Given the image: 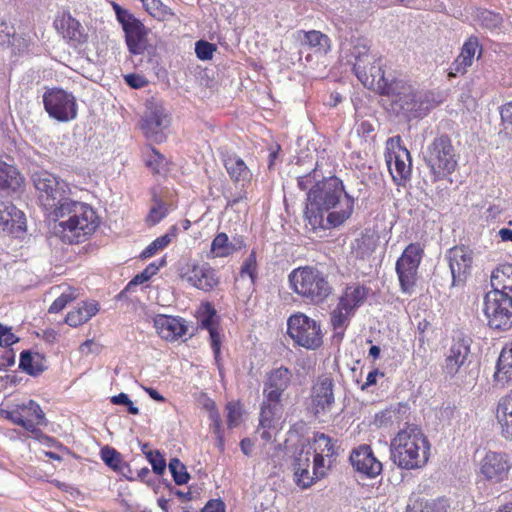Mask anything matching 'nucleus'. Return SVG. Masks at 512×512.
Segmentation results:
<instances>
[{"label":"nucleus","instance_id":"nucleus-1","mask_svg":"<svg viewBox=\"0 0 512 512\" xmlns=\"http://www.w3.org/2000/svg\"><path fill=\"white\" fill-rule=\"evenodd\" d=\"M41 206L53 220L68 217L53 227V233L63 242L73 244L87 239L97 228L95 211L87 204L69 198L68 184L54 174L41 170L32 174Z\"/></svg>","mask_w":512,"mask_h":512},{"label":"nucleus","instance_id":"nucleus-2","mask_svg":"<svg viewBox=\"0 0 512 512\" xmlns=\"http://www.w3.org/2000/svg\"><path fill=\"white\" fill-rule=\"evenodd\" d=\"M317 169L300 176L298 187L307 193L305 216L313 229H331L350 218L354 199L345 191L343 182L336 176L319 180Z\"/></svg>","mask_w":512,"mask_h":512},{"label":"nucleus","instance_id":"nucleus-3","mask_svg":"<svg viewBox=\"0 0 512 512\" xmlns=\"http://www.w3.org/2000/svg\"><path fill=\"white\" fill-rule=\"evenodd\" d=\"M430 444L415 425L398 432L391 442V460L406 470L422 468L429 459Z\"/></svg>","mask_w":512,"mask_h":512},{"label":"nucleus","instance_id":"nucleus-4","mask_svg":"<svg viewBox=\"0 0 512 512\" xmlns=\"http://www.w3.org/2000/svg\"><path fill=\"white\" fill-rule=\"evenodd\" d=\"M291 290L304 302L321 305L334 293L328 274L314 266L293 269L288 275Z\"/></svg>","mask_w":512,"mask_h":512},{"label":"nucleus","instance_id":"nucleus-5","mask_svg":"<svg viewBox=\"0 0 512 512\" xmlns=\"http://www.w3.org/2000/svg\"><path fill=\"white\" fill-rule=\"evenodd\" d=\"M292 372L284 366L269 370L263 381L264 400L261 405L260 425L270 428L282 412V396L292 383Z\"/></svg>","mask_w":512,"mask_h":512},{"label":"nucleus","instance_id":"nucleus-6","mask_svg":"<svg viewBox=\"0 0 512 512\" xmlns=\"http://www.w3.org/2000/svg\"><path fill=\"white\" fill-rule=\"evenodd\" d=\"M383 93L390 96L393 104L407 116L422 117L434 106L431 93L418 92L402 80H393L386 84Z\"/></svg>","mask_w":512,"mask_h":512},{"label":"nucleus","instance_id":"nucleus-7","mask_svg":"<svg viewBox=\"0 0 512 512\" xmlns=\"http://www.w3.org/2000/svg\"><path fill=\"white\" fill-rule=\"evenodd\" d=\"M424 161L430 168L434 181L445 178L455 171L457 154L447 135L436 137L424 153Z\"/></svg>","mask_w":512,"mask_h":512},{"label":"nucleus","instance_id":"nucleus-8","mask_svg":"<svg viewBox=\"0 0 512 512\" xmlns=\"http://www.w3.org/2000/svg\"><path fill=\"white\" fill-rule=\"evenodd\" d=\"M287 331L293 341L306 349L315 350L323 343L320 323L304 313L288 318Z\"/></svg>","mask_w":512,"mask_h":512},{"label":"nucleus","instance_id":"nucleus-9","mask_svg":"<svg viewBox=\"0 0 512 512\" xmlns=\"http://www.w3.org/2000/svg\"><path fill=\"white\" fill-rule=\"evenodd\" d=\"M385 161L393 181L404 184L411 176V156L407 148L401 145V137L394 136L386 141Z\"/></svg>","mask_w":512,"mask_h":512},{"label":"nucleus","instance_id":"nucleus-10","mask_svg":"<svg viewBox=\"0 0 512 512\" xmlns=\"http://www.w3.org/2000/svg\"><path fill=\"white\" fill-rule=\"evenodd\" d=\"M424 254L420 243L409 244L396 262V273L400 282L401 290L404 293H411L415 283L416 275Z\"/></svg>","mask_w":512,"mask_h":512},{"label":"nucleus","instance_id":"nucleus-11","mask_svg":"<svg viewBox=\"0 0 512 512\" xmlns=\"http://www.w3.org/2000/svg\"><path fill=\"white\" fill-rule=\"evenodd\" d=\"M43 104L50 117L67 122L77 116L76 99L72 93L60 88L47 90L43 95Z\"/></svg>","mask_w":512,"mask_h":512},{"label":"nucleus","instance_id":"nucleus-12","mask_svg":"<svg viewBox=\"0 0 512 512\" xmlns=\"http://www.w3.org/2000/svg\"><path fill=\"white\" fill-rule=\"evenodd\" d=\"M170 124L165 108L156 102H148L142 118L141 128L147 138L162 142L165 138L163 130Z\"/></svg>","mask_w":512,"mask_h":512},{"label":"nucleus","instance_id":"nucleus-13","mask_svg":"<svg viewBox=\"0 0 512 512\" xmlns=\"http://www.w3.org/2000/svg\"><path fill=\"white\" fill-rule=\"evenodd\" d=\"M511 467L508 454L488 451L480 461V475L491 483H501L508 479Z\"/></svg>","mask_w":512,"mask_h":512},{"label":"nucleus","instance_id":"nucleus-14","mask_svg":"<svg viewBox=\"0 0 512 512\" xmlns=\"http://www.w3.org/2000/svg\"><path fill=\"white\" fill-rule=\"evenodd\" d=\"M335 403L334 381L327 375L318 377L311 389V409L315 416L325 415Z\"/></svg>","mask_w":512,"mask_h":512},{"label":"nucleus","instance_id":"nucleus-15","mask_svg":"<svg viewBox=\"0 0 512 512\" xmlns=\"http://www.w3.org/2000/svg\"><path fill=\"white\" fill-rule=\"evenodd\" d=\"M56 31L69 43L78 47L88 42L89 34L85 27L70 12H62L54 20Z\"/></svg>","mask_w":512,"mask_h":512},{"label":"nucleus","instance_id":"nucleus-16","mask_svg":"<svg viewBox=\"0 0 512 512\" xmlns=\"http://www.w3.org/2000/svg\"><path fill=\"white\" fill-rule=\"evenodd\" d=\"M446 258L452 275V285L463 283L470 273L472 264L471 252L464 246L451 248Z\"/></svg>","mask_w":512,"mask_h":512},{"label":"nucleus","instance_id":"nucleus-17","mask_svg":"<svg viewBox=\"0 0 512 512\" xmlns=\"http://www.w3.org/2000/svg\"><path fill=\"white\" fill-rule=\"evenodd\" d=\"M121 25L129 52L135 55L143 53L147 47L148 34L144 24L133 15Z\"/></svg>","mask_w":512,"mask_h":512},{"label":"nucleus","instance_id":"nucleus-18","mask_svg":"<svg viewBox=\"0 0 512 512\" xmlns=\"http://www.w3.org/2000/svg\"><path fill=\"white\" fill-rule=\"evenodd\" d=\"M26 228L24 213L12 202L0 203V232L18 236Z\"/></svg>","mask_w":512,"mask_h":512},{"label":"nucleus","instance_id":"nucleus-19","mask_svg":"<svg viewBox=\"0 0 512 512\" xmlns=\"http://www.w3.org/2000/svg\"><path fill=\"white\" fill-rule=\"evenodd\" d=\"M350 462L356 471L373 478L382 471V464L378 461L370 446L362 445L354 449L350 455Z\"/></svg>","mask_w":512,"mask_h":512},{"label":"nucleus","instance_id":"nucleus-20","mask_svg":"<svg viewBox=\"0 0 512 512\" xmlns=\"http://www.w3.org/2000/svg\"><path fill=\"white\" fill-rule=\"evenodd\" d=\"M353 70L358 80L368 88H372L377 85L378 88L385 91V85L390 84L384 77V72L379 63L370 60V64L353 63Z\"/></svg>","mask_w":512,"mask_h":512},{"label":"nucleus","instance_id":"nucleus-21","mask_svg":"<svg viewBox=\"0 0 512 512\" xmlns=\"http://www.w3.org/2000/svg\"><path fill=\"white\" fill-rule=\"evenodd\" d=\"M154 327L161 338L169 341L176 340L187 332V325L182 318L163 314L154 318Z\"/></svg>","mask_w":512,"mask_h":512},{"label":"nucleus","instance_id":"nucleus-22","mask_svg":"<svg viewBox=\"0 0 512 512\" xmlns=\"http://www.w3.org/2000/svg\"><path fill=\"white\" fill-rule=\"evenodd\" d=\"M312 453L310 451H299L293 461L294 481L302 489L310 487L316 480L313 471L310 472Z\"/></svg>","mask_w":512,"mask_h":512},{"label":"nucleus","instance_id":"nucleus-23","mask_svg":"<svg viewBox=\"0 0 512 512\" xmlns=\"http://www.w3.org/2000/svg\"><path fill=\"white\" fill-rule=\"evenodd\" d=\"M198 314V320L201 327L209 331L211 347L214 352L215 360L218 361L221 349V339L215 325L216 310L210 303H206Z\"/></svg>","mask_w":512,"mask_h":512},{"label":"nucleus","instance_id":"nucleus-24","mask_svg":"<svg viewBox=\"0 0 512 512\" xmlns=\"http://www.w3.org/2000/svg\"><path fill=\"white\" fill-rule=\"evenodd\" d=\"M470 354V347L465 340L455 341L449 348L445 359V372L454 376L463 366Z\"/></svg>","mask_w":512,"mask_h":512},{"label":"nucleus","instance_id":"nucleus-25","mask_svg":"<svg viewBox=\"0 0 512 512\" xmlns=\"http://www.w3.org/2000/svg\"><path fill=\"white\" fill-rule=\"evenodd\" d=\"M188 280L193 286L203 291H211L219 282L215 270L208 264L194 266Z\"/></svg>","mask_w":512,"mask_h":512},{"label":"nucleus","instance_id":"nucleus-26","mask_svg":"<svg viewBox=\"0 0 512 512\" xmlns=\"http://www.w3.org/2000/svg\"><path fill=\"white\" fill-rule=\"evenodd\" d=\"M496 419L505 439L512 440V390L497 403Z\"/></svg>","mask_w":512,"mask_h":512},{"label":"nucleus","instance_id":"nucleus-27","mask_svg":"<svg viewBox=\"0 0 512 512\" xmlns=\"http://www.w3.org/2000/svg\"><path fill=\"white\" fill-rule=\"evenodd\" d=\"M368 289L362 285L347 286L339 298L338 304L341 308L348 310L355 314V311L360 307L367 298Z\"/></svg>","mask_w":512,"mask_h":512},{"label":"nucleus","instance_id":"nucleus-28","mask_svg":"<svg viewBox=\"0 0 512 512\" xmlns=\"http://www.w3.org/2000/svg\"><path fill=\"white\" fill-rule=\"evenodd\" d=\"M493 377L502 386L512 382V343L502 348Z\"/></svg>","mask_w":512,"mask_h":512},{"label":"nucleus","instance_id":"nucleus-29","mask_svg":"<svg viewBox=\"0 0 512 512\" xmlns=\"http://www.w3.org/2000/svg\"><path fill=\"white\" fill-rule=\"evenodd\" d=\"M19 368L31 376H38L47 369L46 358L41 353L24 350L20 354Z\"/></svg>","mask_w":512,"mask_h":512},{"label":"nucleus","instance_id":"nucleus-30","mask_svg":"<svg viewBox=\"0 0 512 512\" xmlns=\"http://www.w3.org/2000/svg\"><path fill=\"white\" fill-rule=\"evenodd\" d=\"M491 291H499L507 294V298L512 299V265L505 264L497 267L491 276Z\"/></svg>","mask_w":512,"mask_h":512},{"label":"nucleus","instance_id":"nucleus-31","mask_svg":"<svg viewBox=\"0 0 512 512\" xmlns=\"http://www.w3.org/2000/svg\"><path fill=\"white\" fill-rule=\"evenodd\" d=\"M223 163L227 173L234 182L250 181L251 172L245 162L237 155H226L223 158Z\"/></svg>","mask_w":512,"mask_h":512},{"label":"nucleus","instance_id":"nucleus-32","mask_svg":"<svg viewBox=\"0 0 512 512\" xmlns=\"http://www.w3.org/2000/svg\"><path fill=\"white\" fill-rule=\"evenodd\" d=\"M341 49L354 58V63L370 64V60L374 58L369 54L368 41L363 38H353L349 42L342 43Z\"/></svg>","mask_w":512,"mask_h":512},{"label":"nucleus","instance_id":"nucleus-33","mask_svg":"<svg viewBox=\"0 0 512 512\" xmlns=\"http://www.w3.org/2000/svg\"><path fill=\"white\" fill-rule=\"evenodd\" d=\"M23 183V178L18 169L0 160V190L16 191Z\"/></svg>","mask_w":512,"mask_h":512},{"label":"nucleus","instance_id":"nucleus-34","mask_svg":"<svg viewBox=\"0 0 512 512\" xmlns=\"http://www.w3.org/2000/svg\"><path fill=\"white\" fill-rule=\"evenodd\" d=\"M98 312V304L94 302H84L82 306L78 307L75 310L70 311L66 318L65 322L71 327H77L82 325L91 319Z\"/></svg>","mask_w":512,"mask_h":512},{"label":"nucleus","instance_id":"nucleus-35","mask_svg":"<svg viewBox=\"0 0 512 512\" xmlns=\"http://www.w3.org/2000/svg\"><path fill=\"white\" fill-rule=\"evenodd\" d=\"M245 246L243 239H238V246L230 243L227 234L219 233L211 244V251L216 257H227Z\"/></svg>","mask_w":512,"mask_h":512},{"label":"nucleus","instance_id":"nucleus-36","mask_svg":"<svg viewBox=\"0 0 512 512\" xmlns=\"http://www.w3.org/2000/svg\"><path fill=\"white\" fill-rule=\"evenodd\" d=\"M473 17L478 25L489 30L499 28L503 22L501 14L485 8H476Z\"/></svg>","mask_w":512,"mask_h":512},{"label":"nucleus","instance_id":"nucleus-37","mask_svg":"<svg viewBox=\"0 0 512 512\" xmlns=\"http://www.w3.org/2000/svg\"><path fill=\"white\" fill-rule=\"evenodd\" d=\"M313 442L314 454L326 456L329 463H331V458L336 454L332 438L324 433L317 432L313 436Z\"/></svg>","mask_w":512,"mask_h":512},{"label":"nucleus","instance_id":"nucleus-38","mask_svg":"<svg viewBox=\"0 0 512 512\" xmlns=\"http://www.w3.org/2000/svg\"><path fill=\"white\" fill-rule=\"evenodd\" d=\"M353 315L354 314L350 311L341 308V305L339 304H337L336 308L331 312V325L335 331L340 330V332L336 333L340 339L343 337L344 331Z\"/></svg>","mask_w":512,"mask_h":512},{"label":"nucleus","instance_id":"nucleus-39","mask_svg":"<svg viewBox=\"0 0 512 512\" xmlns=\"http://www.w3.org/2000/svg\"><path fill=\"white\" fill-rule=\"evenodd\" d=\"M305 43L318 52H327L330 48L329 37L316 30H311L305 33Z\"/></svg>","mask_w":512,"mask_h":512},{"label":"nucleus","instance_id":"nucleus-40","mask_svg":"<svg viewBox=\"0 0 512 512\" xmlns=\"http://www.w3.org/2000/svg\"><path fill=\"white\" fill-rule=\"evenodd\" d=\"M166 263L165 259L160 260L158 264L155 262L150 263L141 273L137 274L126 286V288L121 292V295L129 290H131L134 286L142 284L148 281L153 275L157 273L160 267L164 266Z\"/></svg>","mask_w":512,"mask_h":512},{"label":"nucleus","instance_id":"nucleus-41","mask_svg":"<svg viewBox=\"0 0 512 512\" xmlns=\"http://www.w3.org/2000/svg\"><path fill=\"white\" fill-rule=\"evenodd\" d=\"M168 468L177 485H184L189 481L190 475L185 465L178 458H172L168 464Z\"/></svg>","mask_w":512,"mask_h":512},{"label":"nucleus","instance_id":"nucleus-42","mask_svg":"<svg viewBox=\"0 0 512 512\" xmlns=\"http://www.w3.org/2000/svg\"><path fill=\"white\" fill-rule=\"evenodd\" d=\"M376 248V242L371 236H363L360 239L356 240V245L354 246L355 255L359 259H366L369 257Z\"/></svg>","mask_w":512,"mask_h":512},{"label":"nucleus","instance_id":"nucleus-43","mask_svg":"<svg viewBox=\"0 0 512 512\" xmlns=\"http://www.w3.org/2000/svg\"><path fill=\"white\" fill-rule=\"evenodd\" d=\"M78 297L76 290L68 287L49 307V313H58L62 311L66 305Z\"/></svg>","mask_w":512,"mask_h":512},{"label":"nucleus","instance_id":"nucleus-44","mask_svg":"<svg viewBox=\"0 0 512 512\" xmlns=\"http://www.w3.org/2000/svg\"><path fill=\"white\" fill-rule=\"evenodd\" d=\"M171 242L170 234L158 237L150 243L140 254L142 259L152 257L158 250L164 249Z\"/></svg>","mask_w":512,"mask_h":512},{"label":"nucleus","instance_id":"nucleus-45","mask_svg":"<svg viewBox=\"0 0 512 512\" xmlns=\"http://www.w3.org/2000/svg\"><path fill=\"white\" fill-rule=\"evenodd\" d=\"M168 213V207L166 203L161 200L154 199V205L151 207L150 212L147 216V221L151 225L159 223Z\"/></svg>","mask_w":512,"mask_h":512},{"label":"nucleus","instance_id":"nucleus-46","mask_svg":"<svg viewBox=\"0 0 512 512\" xmlns=\"http://www.w3.org/2000/svg\"><path fill=\"white\" fill-rule=\"evenodd\" d=\"M100 454L101 459L107 466H109L113 470H118L120 468L121 454L114 448L105 446L101 449Z\"/></svg>","mask_w":512,"mask_h":512},{"label":"nucleus","instance_id":"nucleus-47","mask_svg":"<svg viewBox=\"0 0 512 512\" xmlns=\"http://www.w3.org/2000/svg\"><path fill=\"white\" fill-rule=\"evenodd\" d=\"M8 44L11 45L14 53L23 54V53L29 51L30 46L32 45V40H31L30 36H28V35H24V34L16 35L15 34L11 38V42Z\"/></svg>","mask_w":512,"mask_h":512},{"label":"nucleus","instance_id":"nucleus-48","mask_svg":"<svg viewBox=\"0 0 512 512\" xmlns=\"http://www.w3.org/2000/svg\"><path fill=\"white\" fill-rule=\"evenodd\" d=\"M256 270H257V261L256 254L254 251L250 253V255L245 259L241 266L240 274L241 276L247 275L251 279V283H255L256 279Z\"/></svg>","mask_w":512,"mask_h":512},{"label":"nucleus","instance_id":"nucleus-49","mask_svg":"<svg viewBox=\"0 0 512 512\" xmlns=\"http://www.w3.org/2000/svg\"><path fill=\"white\" fill-rule=\"evenodd\" d=\"M216 51V46L205 40H199L195 44V53L200 60H210L213 53Z\"/></svg>","mask_w":512,"mask_h":512},{"label":"nucleus","instance_id":"nucleus-50","mask_svg":"<svg viewBox=\"0 0 512 512\" xmlns=\"http://www.w3.org/2000/svg\"><path fill=\"white\" fill-rule=\"evenodd\" d=\"M146 458L150 462L154 473L162 475L166 469V461L158 450L146 453Z\"/></svg>","mask_w":512,"mask_h":512},{"label":"nucleus","instance_id":"nucleus-51","mask_svg":"<svg viewBox=\"0 0 512 512\" xmlns=\"http://www.w3.org/2000/svg\"><path fill=\"white\" fill-rule=\"evenodd\" d=\"M328 458L326 456L313 454V475L316 480L321 479L326 475L327 469L330 467Z\"/></svg>","mask_w":512,"mask_h":512},{"label":"nucleus","instance_id":"nucleus-52","mask_svg":"<svg viewBox=\"0 0 512 512\" xmlns=\"http://www.w3.org/2000/svg\"><path fill=\"white\" fill-rule=\"evenodd\" d=\"M472 63L473 62L471 60H468L463 55L459 54L449 68V76L456 77L459 74H464Z\"/></svg>","mask_w":512,"mask_h":512},{"label":"nucleus","instance_id":"nucleus-53","mask_svg":"<svg viewBox=\"0 0 512 512\" xmlns=\"http://www.w3.org/2000/svg\"><path fill=\"white\" fill-rule=\"evenodd\" d=\"M449 504L445 499H436L425 502L416 512H448Z\"/></svg>","mask_w":512,"mask_h":512},{"label":"nucleus","instance_id":"nucleus-54","mask_svg":"<svg viewBox=\"0 0 512 512\" xmlns=\"http://www.w3.org/2000/svg\"><path fill=\"white\" fill-rule=\"evenodd\" d=\"M14 35V26L11 25L4 17H0V45L10 43L11 38Z\"/></svg>","mask_w":512,"mask_h":512},{"label":"nucleus","instance_id":"nucleus-55","mask_svg":"<svg viewBox=\"0 0 512 512\" xmlns=\"http://www.w3.org/2000/svg\"><path fill=\"white\" fill-rule=\"evenodd\" d=\"M111 402L114 405H124L127 407V410L132 415H138L139 409L134 405V403L130 400L129 396L126 393H120L118 395L111 397Z\"/></svg>","mask_w":512,"mask_h":512},{"label":"nucleus","instance_id":"nucleus-56","mask_svg":"<svg viewBox=\"0 0 512 512\" xmlns=\"http://www.w3.org/2000/svg\"><path fill=\"white\" fill-rule=\"evenodd\" d=\"M500 115L504 130L512 135V101L502 105Z\"/></svg>","mask_w":512,"mask_h":512},{"label":"nucleus","instance_id":"nucleus-57","mask_svg":"<svg viewBox=\"0 0 512 512\" xmlns=\"http://www.w3.org/2000/svg\"><path fill=\"white\" fill-rule=\"evenodd\" d=\"M479 48L478 39L475 37L469 38L463 45L460 54L466 59L473 62L474 56Z\"/></svg>","mask_w":512,"mask_h":512},{"label":"nucleus","instance_id":"nucleus-58","mask_svg":"<svg viewBox=\"0 0 512 512\" xmlns=\"http://www.w3.org/2000/svg\"><path fill=\"white\" fill-rule=\"evenodd\" d=\"M409 406L406 403H398L397 405L391 407L389 410H387V413L389 415V418H395L397 421H402L407 419V416L409 414Z\"/></svg>","mask_w":512,"mask_h":512},{"label":"nucleus","instance_id":"nucleus-59","mask_svg":"<svg viewBox=\"0 0 512 512\" xmlns=\"http://www.w3.org/2000/svg\"><path fill=\"white\" fill-rule=\"evenodd\" d=\"M23 408L31 412V415H33L38 420V424L45 423V414L38 403L30 400L26 405L23 406Z\"/></svg>","mask_w":512,"mask_h":512},{"label":"nucleus","instance_id":"nucleus-60","mask_svg":"<svg viewBox=\"0 0 512 512\" xmlns=\"http://www.w3.org/2000/svg\"><path fill=\"white\" fill-rule=\"evenodd\" d=\"M201 512H225V504L221 499H211Z\"/></svg>","mask_w":512,"mask_h":512},{"label":"nucleus","instance_id":"nucleus-61","mask_svg":"<svg viewBox=\"0 0 512 512\" xmlns=\"http://www.w3.org/2000/svg\"><path fill=\"white\" fill-rule=\"evenodd\" d=\"M19 338L16 337L12 332L11 328L8 327L6 332H4L0 337V346L2 347H9L13 345L14 343L18 342Z\"/></svg>","mask_w":512,"mask_h":512},{"label":"nucleus","instance_id":"nucleus-62","mask_svg":"<svg viewBox=\"0 0 512 512\" xmlns=\"http://www.w3.org/2000/svg\"><path fill=\"white\" fill-rule=\"evenodd\" d=\"M228 416H227V422L229 427H234L238 424L241 413L238 408L232 405H228Z\"/></svg>","mask_w":512,"mask_h":512},{"label":"nucleus","instance_id":"nucleus-63","mask_svg":"<svg viewBox=\"0 0 512 512\" xmlns=\"http://www.w3.org/2000/svg\"><path fill=\"white\" fill-rule=\"evenodd\" d=\"M145 10L151 15H160L159 14V6L161 4V0H141Z\"/></svg>","mask_w":512,"mask_h":512},{"label":"nucleus","instance_id":"nucleus-64","mask_svg":"<svg viewBox=\"0 0 512 512\" xmlns=\"http://www.w3.org/2000/svg\"><path fill=\"white\" fill-rule=\"evenodd\" d=\"M113 9L116 14V18L119 21L120 24H123L128 18H131L133 16L132 13H130L128 10L123 9L120 5L117 3H113Z\"/></svg>","mask_w":512,"mask_h":512}]
</instances>
